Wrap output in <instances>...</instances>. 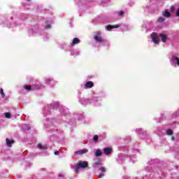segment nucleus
<instances>
[{"mask_svg": "<svg viewBox=\"0 0 179 179\" xmlns=\"http://www.w3.org/2000/svg\"><path fill=\"white\" fill-rule=\"evenodd\" d=\"M89 166L87 162L79 161V162L75 165L74 171L75 173H79L80 169H86Z\"/></svg>", "mask_w": 179, "mask_h": 179, "instance_id": "nucleus-1", "label": "nucleus"}, {"mask_svg": "<svg viewBox=\"0 0 179 179\" xmlns=\"http://www.w3.org/2000/svg\"><path fill=\"white\" fill-rule=\"evenodd\" d=\"M94 40L97 43H103V41H104L103 40V38L101 37V34L100 33V31L96 32V35L94 36Z\"/></svg>", "mask_w": 179, "mask_h": 179, "instance_id": "nucleus-2", "label": "nucleus"}, {"mask_svg": "<svg viewBox=\"0 0 179 179\" xmlns=\"http://www.w3.org/2000/svg\"><path fill=\"white\" fill-rule=\"evenodd\" d=\"M151 38L155 44H159V43H160V38L157 36L156 33H152L151 34Z\"/></svg>", "mask_w": 179, "mask_h": 179, "instance_id": "nucleus-3", "label": "nucleus"}, {"mask_svg": "<svg viewBox=\"0 0 179 179\" xmlns=\"http://www.w3.org/2000/svg\"><path fill=\"white\" fill-rule=\"evenodd\" d=\"M171 64L173 66H179V58L178 57H172L171 59Z\"/></svg>", "mask_w": 179, "mask_h": 179, "instance_id": "nucleus-4", "label": "nucleus"}, {"mask_svg": "<svg viewBox=\"0 0 179 179\" xmlns=\"http://www.w3.org/2000/svg\"><path fill=\"white\" fill-rule=\"evenodd\" d=\"M40 86L35 85L34 86H30V85H26L25 89L26 90H36V89H39Z\"/></svg>", "mask_w": 179, "mask_h": 179, "instance_id": "nucleus-5", "label": "nucleus"}, {"mask_svg": "<svg viewBox=\"0 0 179 179\" xmlns=\"http://www.w3.org/2000/svg\"><path fill=\"white\" fill-rule=\"evenodd\" d=\"M103 153H104V155H111V153H113V148H105L103 149Z\"/></svg>", "mask_w": 179, "mask_h": 179, "instance_id": "nucleus-6", "label": "nucleus"}, {"mask_svg": "<svg viewBox=\"0 0 179 179\" xmlns=\"http://www.w3.org/2000/svg\"><path fill=\"white\" fill-rule=\"evenodd\" d=\"M93 86H94L93 82L92 81L87 82L85 86V89H90L93 87Z\"/></svg>", "mask_w": 179, "mask_h": 179, "instance_id": "nucleus-7", "label": "nucleus"}, {"mask_svg": "<svg viewBox=\"0 0 179 179\" xmlns=\"http://www.w3.org/2000/svg\"><path fill=\"white\" fill-rule=\"evenodd\" d=\"M118 27H120V25H118V24H116V25H108V26L106 27V30L110 31V30H111V29H118Z\"/></svg>", "mask_w": 179, "mask_h": 179, "instance_id": "nucleus-8", "label": "nucleus"}, {"mask_svg": "<svg viewBox=\"0 0 179 179\" xmlns=\"http://www.w3.org/2000/svg\"><path fill=\"white\" fill-rule=\"evenodd\" d=\"M6 145L8 146V148H10L12 146V144L15 143V141L13 140H9V138L6 139Z\"/></svg>", "mask_w": 179, "mask_h": 179, "instance_id": "nucleus-9", "label": "nucleus"}, {"mask_svg": "<svg viewBox=\"0 0 179 179\" xmlns=\"http://www.w3.org/2000/svg\"><path fill=\"white\" fill-rule=\"evenodd\" d=\"M87 152H89L88 150H80L76 151L75 152V155H84V153H87Z\"/></svg>", "mask_w": 179, "mask_h": 179, "instance_id": "nucleus-10", "label": "nucleus"}, {"mask_svg": "<svg viewBox=\"0 0 179 179\" xmlns=\"http://www.w3.org/2000/svg\"><path fill=\"white\" fill-rule=\"evenodd\" d=\"M159 37L161 38V40L163 43H166L167 40V36L164 35L163 34H159Z\"/></svg>", "mask_w": 179, "mask_h": 179, "instance_id": "nucleus-11", "label": "nucleus"}, {"mask_svg": "<svg viewBox=\"0 0 179 179\" xmlns=\"http://www.w3.org/2000/svg\"><path fill=\"white\" fill-rule=\"evenodd\" d=\"M80 43V40H79V38H74L73 40V42L71 43L72 45H75V44H79Z\"/></svg>", "mask_w": 179, "mask_h": 179, "instance_id": "nucleus-12", "label": "nucleus"}, {"mask_svg": "<svg viewBox=\"0 0 179 179\" xmlns=\"http://www.w3.org/2000/svg\"><path fill=\"white\" fill-rule=\"evenodd\" d=\"M87 101H89V99H82L80 100V103H81V104L83 106H86V104H87Z\"/></svg>", "mask_w": 179, "mask_h": 179, "instance_id": "nucleus-13", "label": "nucleus"}, {"mask_svg": "<svg viewBox=\"0 0 179 179\" xmlns=\"http://www.w3.org/2000/svg\"><path fill=\"white\" fill-rule=\"evenodd\" d=\"M101 155H103V152H101V150H100L99 149L96 150L95 156H96V157L101 156Z\"/></svg>", "mask_w": 179, "mask_h": 179, "instance_id": "nucleus-14", "label": "nucleus"}, {"mask_svg": "<svg viewBox=\"0 0 179 179\" xmlns=\"http://www.w3.org/2000/svg\"><path fill=\"white\" fill-rule=\"evenodd\" d=\"M163 16H164V17H170L171 14L170 13H169V11L165 10L163 13H162Z\"/></svg>", "mask_w": 179, "mask_h": 179, "instance_id": "nucleus-15", "label": "nucleus"}, {"mask_svg": "<svg viewBox=\"0 0 179 179\" xmlns=\"http://www.w3.org/2000/svg\"><path fill=\"white\" fill-rule=\"evenodd\" d=\"M47 83H48V85H54V83H55V81L49 79V80H47Z\"/></svg>", "mask_w": 179, "mask_h": 179, "instance_id": "nucleus-16", "label": "nucleus"}, {"mask_svg": "<svg viewBox=\"0 0 179 179\" xmlns=\"http://www.w3.org/2000/svg\"><path fill=\"white\" fill-rule=\"evenodd\" d=\"M99 166H100V162H95L93 164V167H94V169H97V167H99Z\"/></svg>", "mask_w": 179, "mask_h": 179, "instance_id": "nucleus-17", "label": "nucleus"}, {"mask_svg": "<svg viewBox=\"0 0 179 179\" xmlns=\"http://www.w3.org/2000/svg\"><path fill=\"white\" fill-rule=\"evenodd\" d=\"M158 22H159L160 23L164 22V17H159L158 18Z\"/></svg>", "mask_w": 179, "mask_h": 179, "instance_id": "nucleus-18", "label": "nucleus"}, {"mask_svg": "<svg viewBox=\"0 0 179 179\" xmlns=\"http://www.w3.org/2000/svg\"><path fill=\"white\" fill-rule=\"evenodd\" d=\"M166 134L168 135H173V130H171V129L166 130Z\"/></svg>", "mask_w": 179, "mask_h": 179, "instance_id": "nucleus-19", "label": "nucleus"}, {"mask_svg": "<svg viewBox=\"0 0 179 179\" xmlns=\"http://www.w3.org/2000/svg\"><path fill=\"white\" fill-rule=\"evenodd\" d=\"M99 170H100V171H101L102 173H106V171H107L106 169V168L105 167H101L100 169H99Z\"/></svg>", "mask_w": 179, "mask_h": 179, "instance_id": "nucleus-20", "label": "nucleus"}, {"mask_svg": "<svg viewBox=\"0 0 179 179\" xmlns=\"http://www.w3.org/2000/svg\"><path fill=\"white\" fill-rule=\"evenodd\" d=\"M0 94L1 95V97H5V94L3 93V89L0 90Z\"/></svg>", "mask_w": 179, "mask_h": 179, "instance_id": "nucleus-21", "label": "nucleus"}, {"mask_svg": "<svg viewBox=\"0 0 179 179\" xmlns=\"http://www.w3.org/2000/svg\"><path fill=\"white\" fill-rule=\"evenodd\" d=\"M4 115H5L6 118H10V113H6L4 114Z\"/></svg>", "mask_w": 179, "mask_h": 179, "instance_id": "nucleus-22", "label": "nucleus"}, {"mask_svg": "<svg viewBox=\"0 0 179 179\" xmlns=\"http://www.w3.org/2000/svg\"><path fill=\"white\" fill-rule=\"evenodd\" d=\"M94 142H97V141H99V136H97V135L94 136L93 138Z\"/></svg>", "mask_w": 179, "mask_h": 179, "instance_id": "nucleus-23", "label": "nucleus"}, {"mask_svg": "<svg viewBox=\"0 0 179 179\" xmlns=\"http://www.w3.org/2000/svg\"><path fill=\"white\" fill-rule=\"evenodd\" d=\"M60 111L62 114H66V113L65 112V108H62L60 109Z\"/></svg>", "mask_w": 179, "mask_h": 179, "instance_id": "nucleus-24", "label": "nucleus"}, {"mask_svg": "<svg viewBox=\"0 0 179 179\" xmlns=\"http://www.w3.org/2000/svg\"><path fill=\"white\" fill-rule=\"evenodd\" d=\"M176 10V6H173L171 7V12H174Z\"/></svg>", "mask_w": 179, "mask_h": 179, "instance_id": "nucleus-25", "label": "nucleus"}, {"mask_svg": "<svg viewBox=\"0 0 179 179\" xmlns=\"http://www.w3.org/2000/svg\"><path fill=\"white\" fill-rule=\"evenodd\" d=\"M45 29H51V25L50 24H47L45 27Z\"/></svg>", "mask_w": 179, "mask_h": 179, "instance_id": "nucleus-26", "label": "nucleus"}, {"mask_svg": "<svg viewBox=\"0 0 179 179\" xmlns=\"http://www.w3.org/2000/svg\"><path fill=\"white\" fill-rule=\"evenodd\" d=\"M38 149H41L42 150H44V148H43V145L41 144L38 145Z\"/></svg>", "mask_w": 179, "mask_h": 179, "instance_id": "nucleus-27", "label": "nucleus"}, {"mask_svg": "<svg viewBox=\"0 0 179 179\" xmlns=\"http://www.w3.org/2000/svg\"><path fill=\"white\" fill-rule=\"evenodd\" d=\"M118 15L119 16H122L124 15V11H119Z\"/></svg>", "mask_w": 179, "mask_h": 179, "instance_id": "nucleus-28", "label": "nucleus"}, {"mask_svg": "<svg viewBox=\"0 0 179 179\" xmlns=\"http://www.w3.org/2000/svg\"><path fill=\"white\" fill-rule=\"evenodd\" d=\"M98 177L99 178H103V177H104V173H100Z\"/></svg>", "mask_w": 179, "mask_h": 179, "instance_id": "nucleus-29", "label": "nucleus"}, {"mask_svg": "<svg viewBox=\"0 0 179 179\" xmlns=\"http://www.w3.org/2000/svg\"><path fill=\"white\" fill-rule=\"evenodd\" d=\"M142 132H143V131H142L141 129H137V133H138V134H142Z\"/></svg>", "mask_w": 179, "mask_h": 179, "instance_id": "nucleus-30", "label": "nucleus"}, {"mask_svg": "<svg viewBox=\"0 0 179 179\" xmlns=\"http://www.w3.org/2000/svg\"><path fill=\"white\" fill-rule=\"evenodd\" d=\"M176 16L179 17V8L176 10Z\"/></svg>", "mask_w": 179, "mask_h": 179, "instance_id": "nucleus-31", "label": "nucleus"}, {"mask_svg": "<svg viewBox=\"0 0 179 179\" xmlns=\"http://www.w3.org/2000/svg\"><path fill=\"white\" fill-rule=\"evenodd\" d=\"M55 155H59V151H55Z\"/></svg>", "mask_w": 179, "mask_h": 179, "instance_id": "nucleus-32", "label": "nucleus"}, {"mask_svg": "<svg viewBox=\"0 0 179 179\" xmlns=\"http://www.w3.org/2000/svg\"><path fill=\"white\" fill-rule=\"evenodd\" d=\"M80 54V52H76V55H79Z\"/></svg>", "mask_w": 179, "mask_h": 179, "instance_id": "nucleus-33", "label": "nucleus"}, {"mask_svg": "<svg viewBox=\"0 0 179 179\" xmlns=\"http://www.w3.org/2000/svg\"><path fill=\"white\" fill-rule=\"evenodd\" d=\"M26 129H27V131L30 130V127H28Z\"/></svg>", "mask_w": 179, "mask_h": 179, "instance_id": "nucleus-34", "label": "nucleus"}, {"mask_svg": "<svg viewBox=\"0 0 179 179\" xmlns=\"http://www.w3.org/2000/svg\"><path fill=\"white\" fill-rule=\"evenodd\" d=\"M175 138L174 137H172V141H174Z\"/></svg>", "mask_w": 179, "mask_h": 179, "instance_id": "nucleus-35", "label": "nucleus"}, {"mask_svg": "<svg viewBox=\"0 0 179 179\" xmlns=\"http://www.w3.org/2000/svg\"><path fill=\"white\" fill-rule=\"evenodd\" d=\"M27 1H30V0H27Z\"/></svg>", "mask_w": 179, "mask_h": 179, "instance_id": "nucleus-36", "label": "nucleus"}]
</instances>
